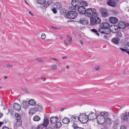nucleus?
Returning a JSON list of instances; mask_svg holds the SVG:
<instances>
[{"label": "nucleus", "mask_w": 129, "mask_h": 129, "mask_svg": "<svg viewBox=\"0 0 129 129\" xmlns=\"http://www.w3.org/2000/svg\"><path fill=\"white\" fill-rule=\"evenodd\" d=\"M90 23L91 24L94 25L100 23L101 22V19L96 15L90 19Z\"/></svg>", "instance_id": "obj_1"}, {"label": "nucleus", "mask_w": 129, "mask_h": 129, "mask_svg": "<svg viewBox=\"0 0 129 129\" xmlns=\"http://www.w3.org/2000/svg\"><path fill=\"white\" fill-rule=\"evenodd\" d=\"M78 15L77 12L71 11L68 12L67 14L64 15V17L66 18L69 19H73L75 18Z\"/></svg>", "instance_id": "obj_2"}, {"label": "nucleus", "mask_w": 129, "mask_h": 129, "mask_svg": "<svg viewBox=\"0 0 129 129\" xmlns=\"http://www.w3.org/2000/svg\"><path fill=\"white\" fill-rule=\"evenodd\" d=\"M86 15L89 17L91 18L96 15V10L93 8H89L87 9L86 12Z\"/></svg>", "instance_id": "obj_3"}, {"label": "nucleus", "mask_w": 129, "mask_h": 129, "mask_svg": "<svg viewBox=\"0 0 129 129\" xmlns=\"http://www.w3.org/2000/svg\"><path fill=\"white\" fill-rule=\"evenodd\" d=\"M78 118V120L82 123H86L88 120V116L85 114H81Z\"/></svg>", "instance_id": "obj_4"}, {"label": "nucleus", "mask_w": 129, "mask_h": 129, "mask_svg": "<svg viewBox=\"0 0 129 129\" xmlns=\"http://www.w3.org/2000/svg\"><path fill=\"white\" fill-rule=\"evenodd\" d=\"M96 119L97 121L99 124H102L105 122V118L103 116L98 115Z\"/></svg>", "instance_id": "obj_5"}, {"label": "nucleus", "mask_w": 129, "mask_h": 129, "mask_svg": "<svg viewBox=\"0 0 129 129\" xmlns=\"http://www.w3.org/2000/svg\"><path fill=\"white\" fill-rule=\"evenodd\" d=\"M78 11L79 13L81 14H83L86 13L87 10L84 7L80 6L78 7Z\"/></svg>", "instance_id": "obj_6"}, {"label": "nucleus", "mask_w": 129, "mask_h": 129, "mask_svg": "<svg viewBox=\"0 0 129 129\" xmlns=\"http://www.w3.org/2000/svg\"><path fill=\"white\" fill-rule=\"evenodd\" d=\"M88 116V120H93L96 118L97 117L96 114L93 112H91L89 113Z\"/></svg>", "instance_id": "obj_7"}, {"label": "nucleus", "mask_w": 129, "mask_h": 129, "mask_svg": "<svg viewBox=\"0 0 129 129\" xmlns=\"http://www.w3.org/2000/svg\"><path fill=\"white\" fill-rule=\"evenodd\" d=\"M109 21L111 23L115 24L118 21V19L116 17H111L109 18Z\"/></svg>", "instance_id": "obj_8"}, {"label": "nucleus", "mask_w": 129, "mask_h": 129, "mask_svg": "<svg viewBox=\"0 0 129 129\" xmlns=\"http://www.w3.org/2000/svg\"><path fill=\"white\" fill-rule=\"evenodd\" d=\"M35 109L37 112H41L43 110V108L42 106L37 104L35 107Z\"/></svg>", "instance_id": "obj_9"}, {"label": "nucleus", "mask_w": 129, "mask_h": 129, "mask_svg": "<svg viewBox=\"0 0 129 129\" xmlns=\"http://www.w3.org/2000/svg\"><path fill=\"white\" fill-rule=\"evenodd\" d=\"M125 27V23L122 21H120L118 23L117 27H118L120 29H123Z\"/></svg>", "instance_id": "obj_10"}, {"label": "nucleus", "mask_w": 129, "mask_h": 129, "mask_svg": "<svg viewBox=\"0 0 129 129\" xmlns=\"http://www.w3.org/2000/svg\"><path fill=\"white\" fill-rule=\"evenodd\" d=\"M78 22L79 23L83 25H87L88 23L86 19V18H84L80 19L79 20Z\"/></svg>", "instance_id": "obj_11"}, {"label": "nucleus", "mask_w": 129, "mask_h": 129, "mask_svg": "<svg viewBox=\"0 0 129 129\" xmlns=\"http://www.w3.org/2000/svg\"><path fill=\"white\" fill-rule=\"evenodd\" d=\"M100 26H102L105 28H110V25L109 23L104 22H102L100 24Z\"/></svg>", "instance_id": "obj_12"}, {"label": "nucleus", "mask_w": 129, "mask_h": 129, "mask_svg": "<svg viewBox=\"0 0 129 129\" xmlns=\"http://www.w3.org/2000/svg\"><path fill=\"white\" fill-rule=\"evenodd\" d=\"M79 117L76 116L75 115H73L71 117V122L72 123H74L76 122H77L79 120H78V118Z\"/></svg>", "instance_id": "obj_13"}, {"label": "nucleus", "mask_w": 129, "mask_h": 129, "mask_svg": "<svg viewBox=\"0 0 129 129\" xmlns=\"http://www.w3.org/2000/svg\"><path fill=\"white\" fill-rule=\"evenodd\" d=\"M13 108L17 111H19L21 108V106L17 103H15L13 104Z\"/></svg>", "instance_id": "obj_14"}, {"label": "nucleus", "mask_w": 129, "mask_h": 129, "mask_svg": "<svg viewBox=\"0 0 129 129\" xmlns=\"http://www.w3.org/2000/svg\"><path fill=\"white\" fill-rule=\"evenodd\" d=\"M58 120V118L56 117H51L50 119V123L52 124H55Z\"/></svg>", "instance_id": "obj_15"}, {"label": "nucleus", "mask_w": 129, "mask_h": 129, "mask_svg": "<svg viewBox=\"0 0 129 129\" xmlns=\"http://www.w3.org/2000/svg\"><path fill=\"white\" fill-rule=\"evenodd\" d=\"M71 4L72 5L71 8H73V10H76V7L78 6L76 0H73L71 2Z\"/></svg>", "instance_id": "obj_16"}, {"label": "nucleus", "mask_w": 129, "mask_h": 129, "mask_svg": "<svg viewBox=\"0 0 129 129\" xmlns=\"http://www.w3.org/2000/svg\"><path fill=\"white\" fill-rule=\"evenodd\" d=\"M101 12L102 16L104 17H106L108 15V12H107V11L105 9H102L101 11Z\"/></svg>", "instance_id": "obj_17"}, {"label": "nucleus", "mask_w": 129, "mask_h": 129, "mask_svg": "<svg viewBox=\"0 0 129 129\" xmlns=\"http://www.w3.org/2000/svg\"><path fill=\"white\" fill-rule=\"evenodd\" d=\"M114 2L115 1L113 2L112 0H109L107 2V4L110 6L114 7L116 6V4Z\"/></svg>", "instance_id": "obj_18"}, {"label": "nucleus", "mask_w": 129, "mask_h": 129, "mask_svg": "<svg viewBox=\"0 0 129 129\" xmlns=\"http://www.w3.org/2000/svg\"><path fill=\"white\" fill-rule=\"evenodd\" d=\"M122 120L125 121L128 118V116L127 112H126L123 114L122 116Z\"/></svg>", "instance_id": "obj_19"}, {"label": "nucleus", "mask_w": 129, "mask_h": 129, "mask_svg": "<svg viewBox=\"0 0 129 129\" xmlns=\"http://www.w3.org/2000/svg\"><path fill=\"white\" fill-rule=\"evenodd\" d=\"M120 40L119 39L116 38H113L112 40V42L115 44H118Z\"/></svg>", "instance_id": "obj_20"}, {"label": "nucleus", "mask_w": 129, "mask_h": 129, "mask_svg": "<svg viewBox=\"0 0 129 129\" xmlns=\"http://www.w3.org/2000/svg\"><path fill=\"white\" fill-rule=\"evenodd\" d=\"M22 104L23 108L25 109L27 108L29 106V104L27 102L24 101L22 103Z\"/></svg>", "instance_id": "obj_21"}, {"label": "nucleus", "mask_w": 129, "mask_h": 129, "mask_svg": "<svg viewBox=\"0 0 129 129\" xmlns=\"http://www.w3.org/2000/svg\"><path fill=\"white\" fill-rule=\"evenodd\" d=\"M105 122L108 124H112V120L111 118H105Z\"/></svg>", "instance_id": "obj_22"}, {"label": "nucleus", "mask_w": 129, "mask_h": 129, "mask_svg": "<svg viewBox=\"0 0 129 129\" xmlns=\"http://www.w3.org/2000/svg\"><path fill=\"white\" fill-rule=\"evenodd\" d=\"M49 122V120L48 119H47L45 117H44V119L43 120V124L44 125L45 127H46L47 126Z\"/></svg>", "instance_id": "obj_23"}, {"label": "nucleus", "mask_w": 129, "mask_h": 129, "mask_svg": "<svg viewBox=\"0 0 129 129\" xmlns=\"http://www.w3.org/2000/svg\"><path fill=\"white\" fill-rule=\"evenodd\" d=\"M62 121L63 123L67 124L69 123L70 120L69 118H65L62 119Z\"/></svg>", "instance_id": "obj_24"}, {"label": "nucleus", "mask_w": 129, "mask_h": 129, "mask_svg": "<svg viewBox=\"0 0 129 129\" xmlns=\"http://www.w3.org/2000/svg\"><path fill=\"white\" fill-rule=\"evenodd\" d=\"M61 4L59 3H56L54 4V7L57 9H60L61 7Z\"/></svg>", "instance_id": "obj_25"}, {"label": "nucleus", "mask_w": 129, "mask_h": 129, "mask_svg": "<svg viewBox=\"0 0 129 129\" xmlns=\"http://www.w3.org/2000/svg\"><path fill=\"white\" fill-rule=\"evenodd\" d=\"M119 120L118 119H116L114 121V124L113 125V127L114 128H116L117 127L119 124Z\"/></svg>", "instance_id": "obj_26"}, {"label": "nucleus", "mask_w": 129, "mask_h": 129, "mask_svg": "<svg viewBox=\"0 0 129 129\" xmlns=\"http://www.w3.org/2000/svg\"><path fill=\"white\" fill-rule=\"evenodd\" d=\"M29 105L31 106H35L36 105V102L33 99H30L28 102Z\"/></svg>", "instance_id": "obj_27"}, {"label": "nucleus", "mask_w": 129, "mask_h": 129, "mask_svg": "<svg viewBox=\"0 0 129 129\" xmlns=\"http://www.w3.org/2000/svg\"><path fill=\"white\" fill-rule=\"evenodd\" d=\"M104 32V34H109L111 32V30L110 28H105Z\"/></svg>", "instance_id": "obj_28"}, {"label": "nucleus", "mask_w": 129, "mask_h": 129, "mask_svg": "<svg viewBox=\"0 0 129 129\" xmlns=\"http://www.w3.org/2000/svg\"><path fill=\"white\" fill-rule=\"evenodd\" d=\"M55 123V127L57 128H59L62 125L61 122L59 121H57Z\"/></svg>", "instance_id": "obj_29"}, {"label": "nucleus", "mask_w": 129, "mask_h": 129, "mask_svg": "<svg viewBox=\"0 0 129 129\" xmlns=\"http://www.w3.org/2000/svg\"><path fill=\"white\" fill-rule=\"evenodd\" d=\"M22 121L21 120H17V121L15 123V125L16 126H20L22 124Z\"/></svg>", "instance_id": "obj_30"}, {"label": "nucleus", "mask_w": 129, "mask_h": 129, "mask_svg": "<svg viewBox=\"0 0 129 129\" xmlns=\"http://www.w3.org/2000/svg\"><path fill=\"white\" fill-rule=\"evenodd\" d=\"M101 115L105 118V117H107L108 115V113L107 112H102L100 113V115Z\"/></svg>", "instance_id": "obj_31"}, {"label": "nucleus", "mask_w": 129, "mask_h": 129, "mask_svg": "<svg viewBox=\"0 0 129 129\" xmlns=\"http://www.w3.org/2000/svg\"><path fill=\"white\" fill-rule=\"evenodd\" d=\"M40 120V117L38 115H36L34 116L33 118V120L34 121H37Z\"/></svg>", "instance_id": "obj_32"}, {"label": "nucleus", "mask_w": 129, "mask_h": 129, "mask_svg": "<svg viewBox=\"0 0 129 129\" xmlns=\"http://www.w3.org/2000/svg\"><path fill=\"white\" fill-rule=\"evenodd\" d=\"M72 126L74 129H84L82 127H78V125L75 123L73 124Z\"/></svg>", "instance_id": "obj_33"}, {"label": "nucleus", "mask_w": 129, "mask_h": 129, "mask_svg": "<svg viewBox=\"0 0 129 129\" xmlns=\"http://www.w3.org/2000/svg\"><path fill=\"white\" fill-rule=\"evenodd\" d=\"M67 40L69 42L70 44H71L72 42V40L71 38L69 36L67 35Z\"/></svg>", "instance_id": "obj_34"}, {"label": "nucleus", "mask_w": 129, "mask_h": 129, "mask_svg": "<svg viewBox=\"0 0 129 129\" xmlns=\"http://www.w3.org/2000/svg\"><path fill=\"white\" fill-rule=\"evenodd\" d=\"M91 31L94 33L95 35L98 36H99V33L97 32V31L94 29H91Z\"/></svg>", "instance_id": "obj_35"}, {"label": "nucleus", "mask_w": 129, "mask_h": 129, "mask_svg": "<svg viewBox=\"0 0 129 129\" xmlns=\"http://www.w3.org/2000/svg\"><path fill=\"white\" fill-rule=\"evenodd\" d=\"M100 27L98 29V30L99 32L104 34V32L105 28L102 26H100Z\"/></svg>", "instance_id": "obj_36"}, {"label": "nucleus", "mask_w": 129, "mask_h": 129, "mask_svg": "<svg viewBox=\"0 0 129 129\" xmlns=\"http://www.w3.org/2000/svg\"><path fill=\"white\" fill-rule=\"evenodd\" d=\"M45 1V0H38L37 3L39 4L42 5L44 4Z\"/></svg>", "instance_id": "obj_37"}, {"label": "nucleus", "mask_w": 129, "mask_h": 129, "mask_svg": "<svg viewBox=\"0 0 129 129\" xmlns=\"http://www.w3.org/2000/svg\"><path fill=\"white\" fill-rule=\"evenodd\" d=\"M16 119L17 120H21V117L20 115L18 113L15 114Z\"/></svg>", "instance_id": "obj_38"}, {"label": "nucleus", "mask_w": 129, "mask_h": 129, "mask_svg": "<svg viewBox=\"0 0 129 129\" xmlns=\"http://www.w3.org/2000/svg\"><path fill=\"white\" fill-rule=\"evenodd\" d=\"M57 69V67L56 64H54L52 65L51 68L50 69L52 70H56Z\"/></svg>", "instance_id": "obj_39"}, {"label": "nucleus", "mask_w": 129, "mask_h": 129, "mask_svg": "<svg viewBox=\"0 0 129 129\" xmlns=\"http://www.w3.org/2000/svg\"><path fill=\"white\" fill-rule=\"evenodd\" d=\"M36 111L35 109V108H34L33 109H30V111L29 112V113H31L32 114H33L35 113Z\"/></svg>", "instance_id": "obj_40"}, {"label": "nucleus", "mask_w": 129, "mask_h": 129, "mask_svg": "<svg viewBox=\"0 0 129 129\" xmlns=\"http://www.w3.org/2000/svg\"><path fill=\"white\" fill-rule=\"evenodd\" d=\"M44 126V125L43 124H42L38 126L37 127V128H34L35 129H42L43 128Z\"/></svg>", "instance_id": "obj_41"}, {"label": "nucleus", "mask_w": 129, "mask_h": 129, "mask_svg": "<svg viewBox=\"0 0 129 129\" xmlns=\"http://www.w3.org/2000/svg\"><path fill=\"white\" fill-rule=\"evenodd\" d=\"M6 67L7 68L10 69L12 68L13 65L12 64L8 63L7 64Z\"/></svg>", "instance_id": "obj_42"}, {"label": "nucleus", "mask_w": 129, "mask_h": 129, "mask_svg": "<svg viewBox=\"0 0 129 129\" xmlns=\"http://www.w3.org/2000/svg\"><path fill=\"white\" fill-rule=\"evenodd\" d=\"M50 5V2L49 1H47L46 3L44 4V7L46 8L48 7Z\"/></svg>", "instance_id": "obj_43"}, {"label": "nucleus", "mask_w": 129, "mask_h": 129, "mask_svg": "<svg viewBox=\"0 0 129 129\" xmlns=\"http://www.w3.org/2000/svg\"><path fill=\"white\" fill-rule=\"evenodd\" d=\"M122 36V34L121 33H118L116 35V37L118 38H120Z\"/></svg>", "instance_id": "obj_44"}, {"label": "nucleus", "mask_w": 129, "mask_h": 129, "mask_svg": "<svg viewBox=\"0 0 129 129\" xmlns=\"http://www.w3.org/2000/svg\"><path fill=\"white\" fill-rule=\"evenodd\" d=\"M82 3L84 6H87V4L86 2L82 1Z\"/></svg>", "instance_id": "obj_45"}, {"label": "nucleus", "mask_w": 129, "mask_h": 129, "mask_svg": "<svg viewBox=\"0 0 129 129\" xmlns=\"http://www.w3.org/2000/svg\"><path fill=\"white\" fill-rule=\"evenodd\" d=\"M36 60L38 62H43V61L40 58L36 59Z\"/></svg>", "instance_id": "obj_46"}, {"label": "nucleus", "mask_w": 129, "mask_h": 129, "mask_svg": "<svg viewBox=\"0 0 129 129\" xmlns=\"http://www.w3.org/2000/svg\"><path fill=\"white\" fill-rule=\"evenodd\" d=\"M41 37L42 39H44L45 38L46 35L44 34L43 33L41 34Z\"/></svg>", "instance_id": "obj_47"}, {"label": "nucleus", "mask_w": 129, "mask_h": 129, "mask_svg": "<svg viewBox=\"0 0 129 129\" xmlns=\"http://www.w3.org/2000/svg\"><path fill=\"white\" fill-rule=\"evenodd\" d=\"M120 49L123 52H125L126 53H127L128 50L126 49L122 48H120Z\"/></svg>", "instance_id": "obj_48"}, {"label": "nucleus", "mask_w": 129, "mask_h": 129, "mask_svg": "<svg viewBox=\"0 0 129 129\" xmlns=\"http://www.w3.org/2000/svg\"><path fill=\"white\" fill-rule=\"evenodd\" d=\"M117 28H115V31H114V33H116L117 32H118L119 30V29H120L118 27H117Z\"/></svg>", "instance_id": "obj_49"}, {"label": "nucleus", "mask_w": 129, "mask_h": 129, "mask_svg": "<svg viewBox=\"0 0 129 129\" xmlns=\"http://www.w3.org/2000/svg\"><path fill=\"white\" fill-rule=\"evenodd\" d=\"M61 14H64L66 13V11L64 9H63L61 11Z\"/></svg>", "instance_id": "obj_50"}, {"label": "nucleus", "mask_w": 129, "mask_h": 129, "mask_svg": "<svg viewBox=\"0 0 129 129\" xmlns=\"http://www.w3.org/2000/svg\"><path fill=\"white\" fill-rule=\"evenodd\" d=\"M52 11L53 12V13L54 14H56L57 13V11L56 9H55V8L52 9Z\"/></svg>", "instance_id": "obj_51"}, {"label": "nucleus", "mask_w": 129, "mask_h": 129, "mask_svg": "<svg viewBox=\"0 0 129 129\" xmlns=\"http://www.w3.org/2000/svg\"><path fill=\"white\" fill-rule=\"evenodd\" d=\"M100 69V67L99 66H96L95 67V69L96 71H98Z\"/></svg>", "instance_id": "obj_52"}, {"label": "nucleus", "mask_w": 129, "mask_h": 129, "mask_svg": "<svg viewBox=\"0 0 129 129\" xmlns=\"http://www.w3.org/2000/svg\"><path fill=\"white\" fill-rule=\"evenodd\" d=\"M68 41H67V40H64V45H66V46H67L68 44Z\"/></svg>", "instance_id": "obj_53"}, {"label": "nucleus", "mask_w": 129, "mask_h": 129, "mask_svg": "<svg viewBox=\"0 0 129 129\" xmlns=\"http://www.w3.org/2000/svg\"><path fill=\"white\" fill-rule=\"evenodd\" d=\"M120 129H126L124 125H122L121 126Z\"/></svg>", "instance_id": "obj_54"}, {"label": "nucleus", "mask_w": 129, "mask_h": 129, "mask_svg": "<svg viewBox=\"0 0 129 129\" xmlns=\"http://www.w3.org/2000/svg\"><path fill=\"white\" fill-rule=\"evenodd\" d=\"M62 59L64 60V59H67V56H65L64 57H62Z\"/></svg>", "instance_id": "obj_55"}, {"label": "nucleus", "mask_w": 129, "mask_h": 129, "mask_svg": "<svg viewBox=\"0 0 129 129\" xmlns=\"http://www.w3.org/2000/svg\"><path fill=\"white\" fill-rule=\"evenodd\" d=\"M2 129H9V128L7 126H4L2 128Z\"/></svg>", "instance_id": "obj_56"}, {"label": "nucleus", "mask_w": 129, "mask_h": 129, "mask_svg": "<svg viewBox=\"0 0 129 129\" xmlns=\"http://www.w3.org/2000/svg\"><path fill=\"white\" fill-rule=\"evenodd\" d=\"M51 28H52L53 29H54V30H56L58 29V28L57 27H53V26H51Z\"/></svg>", "instance_id": "obj_57"}, {"label": "nucleus", "mask_w": 129, "mask_h": 129, "mask_svg": "<svg viewBox=\"0 0 129 129\" xmlns=\"http://www.w3.org/2000/svg\"><path fill=\"white\" fill-rule=\"evenodd\" d=\"M45 129H52V128L50 126H48L47 127H46L45 128Z\"/></svg>", "instance_id": "obj_58"}, {"label": "nucleus", "mask_w": 129, "mask_h": 129, "mask_svg": "<svg viewBox=\"0 0 129 129\" xmlns=\"http://www.w3.org/2000/svg\"><path fill=\"white\" fill-rule=\"evenodd\" d=\"M21 89L25 91L27 89L25 87H23V88H22Z\"/></svg>", "instance_id": "obj_59"}, {"label": "nucleus", "mask_w": 129, "mask_h": 129, "mask_svg": "<svg viewBox=\"0 0 129 129\" xmlns=\"http://www.w3.org/2000/svg\"><path fill=\"white\" fill-rule=\"evenodd\" d=\"M28 13L31 16H34V15L31 13L30 11H29V12Z\"/></svg>", "instance_id": "obj_60"}, {"label": "nucleus", "mask_w": 129, "mask_h": 129, "mask_svg": "<svg viewBox=\"0 0 129 129\" xmlns=\"http://www.w3.org/2000/svg\"><path fill=\"white\" fill-rule=\"evenodd\" d=\"M80 43L82 45H83V42L82 40H80Z\"/></svg>", "instance_id": "obj_61"}, {"label": "nucleus", "mask_w": 129, "mask_h": 129, "mask_svg": "<svg viewBox=\"0 0 129 129\" xmlns=\"http://www.w3.org/2000/svg\"><path fill=\"white\" fill-rule=\"evenodd\" d=\"M41 79L42 80L44 81H45L46 80V79L43 77H42L41 78Z\"/></svg>", "instance_id": "obj_62"}, {"label": "nucleus", "mask_w": 129, "mask_h": 129, "mask_svg": "<svg viewBox=\"0 0 129 129\" xmlns=\"http://www.w3.org/2000/svg\"><path fill=\"white\" fill-rule=\"evenodd\" d=\"M52 59H53V60H55L56 61H58V60L56 58H52Z\"/></svg>", "instance_id": "obj_63"}, {"label": "nucleus", "mask_w": 129, "mask_h": 129, "mask_svg": "<svg viewBox=\"0 0 129 129\" xmlns=\"http://www.w3.org/2000/svg\"><path fill=\"white\" fill-rule=\"evenodd\" d=\"M125 25H126V27H128L129 26V24L127 23L126 24H125Z\"/></svg>", "instance_id": "obj_64"}]
</instances>
